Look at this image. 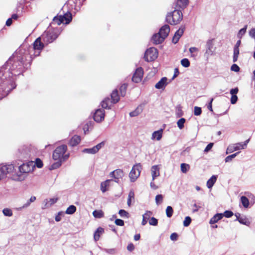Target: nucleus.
Wrapping results in <instances>:
<instances>
[{
	"label": "nucleus",
	"mask_w": 255,
	"mask_h": 255,
	"mask_svg": "<svg viewBox=\"0 0 255 255\" xmlns=\"http://www.w3.org/2000/svg\"><path fill=\"white\" fill-rule=\"evenodd\" d=\"M25 56L16 54L9 58L0 68V100L7 95L16 87L13 76L19 75L22 71Z\"/></svg>",
	"instance_id": "1"
},
{
	"label": "nucleus",
	"mask_w": 255,
	"mask_h": 255,
	"mask_svg": "<svg viewBox=\"0 0 255 255\" xmlns=\"http://www.w3.org/2000/svg\"><path fill=\"white\" fill-rule=\"evenodd\" d=\"M33 170L32 163H23L18 167L17 171L14 168L12 174L14 180L22 181L26 177L27 173Z\"/></svg>",
	"instance_id": "2"
},
{
	"label": "nucleus",
	"mask_w": 255,
	"mask_h": 255,
	"mask_svg": "<svg viewBox=\"0 0 255 255\" xmlns=\"http://www.w3.org/2000/svg\"><path fill=\"white\" fill-rule=\"evenodd\" d=\"M183 19V15L181 10L175 9L168 13L166 17L167 22L171 25H176Z\"/></svg>",
	"instance_id": "3"
},
{
	"label": "nucleus",
	"mask_w": 255,
	"mask_h": 255,
	"mask_svg": "<svg viewBox=\"0 0 255 255\" xmlns=\"http://www.w3.org/2000/svg\"><path fill=\"white\" fill-rule=\"evenodd\" d=\"M111 99L109 97L105 98L101 105L103 109H110L112 104H116L120 100V97L117 90H115L111 94Z\"/></svg>",
	"instance_id": "4"
},
{
	"label": "nucleus",
	"mask_w": 255,
	"mask_h": 255,
	"mask_svg": "<svg viewBox=\"0 0 255 255\" xmlns=\"http://www.w3.org/2000/svg\"><path fill=\"white\" fill-rule=\"evenodd\" d=\"M32 152L29 146L22 145L18 149L16 156L20 160H26L30 157Z\"/></svg>",
	"instance_id": "5"
},
{
	"label": "nucleus",
	"mask_w": 255,
	"mask_h": 255,
	"mask_svg": "<svg viewBox=\"0 0 255 255\" xmlns=\"http://www.w3.org/2000/svg\"><path fill=\"white\" fill-rule=\"evenodd\" d=\"M158 57V51L154 47H150L145 52L144 58L147 62L152 61Z\"/></svg>",
	"instance_id": "6"
},
{
	"label": "nucleus",
	"mask_w": 255,
	"mask_h": 255,
	"mask_svg": "<svg viewBox=\"0 0 255 255\" xmlns=\"http://www.w3.org/2000/svg\"><path fill=\"white\" fill-rule=\"evenodd\" d=\"M58 35L54 31L48 30L44 32L40 37L44 42L48 43L52 42Z\"/></svg>",
	"instance_id": "7"
},
{
	"label": "nucleus",
	"mask_w": 255,
	"mask_h": 255,
	"mask_svg": "<svg viewBox=\"0 0 255 255\" xmlns=\"http://www.w3.org/2000/svg\"><path fill=\"white\" fill-rule=\"evenodd\" d=\"M67 149V147L65 144L58 146L53 152V159L55 160L61 159L62 156L66 152Z\"/></svg>",
	"instance_id": "8"
},
{
	"label": "nucleus",
	"mask_w": 255,
	"mask_h": 255,
	"mask_svg": "<svg viewBox=\"0 0 255 255\" xmlns=\"http://www.w3.org/2000/svg\"><path fill=\"white\" fill-rule=\"evenodd\" d=\"M14 169L13 164H8L0 167V180L3 179L7 174H11Z\"/></svg>",
	"instance_id": "9"
},
{
	"label": "nucleus",
	"mask_w": 255,
	"mask_h": 255,
	"mask_svg": "<svg viewBox=\"0 0 255 255\" xmlns=\"http://www.w3.org/2000/svg\"><path fill=\"white\" fill-rule=\"evenodd\" d=\"M141 166L139 164L134 165L129 174L131 182H134L140 175Z\"/></svg>",
	"instance_id": "10"
},
{
	"label": "nucleus",
	"mask_w": 255,
	"mask_h": 255,
	"mask_svg": "<svg viewBox=\"0 0 255 255\" xmlns=\"http://www.w3.org/2000/svg\"><path fill=\"white\" fill-rule=\"evenodd\" d=\"M206 52L205 53V56L208 59L210 56L213 55L214 54L215 48L214 47L213 39H209L206 44Z\"/></svg>",
	"instance_id": "11"
},
{
	"label": "nucleus",
	"mask_w": 255,
	"mask_h": 255,
	"mask_svg": "<svg viewBox=\"0 0 255 255\" xmlns=\"http://www.w3.org/2000/svg\"><path fill=\"white\" fill-rule=\"evenodd\" d=\"M41 38H37L33 44V49L35 50L34 55L37 56L40 54L41 51L44 48V44L41 42Z\"/></svg>",
	"instance_id": "12"
},
{
	"label": "nucleus",
	"mask_w": 255,
	"mask_h": 255,
	"mask_svg": "<svg viewBox=\"0 0 255 255\" xmlns=\"http://www.w3.org/2000/svg\"><path fill=\"white\" fill-rule=\"evenodd\" d=\"M143 69L141 67L137 68L136 69V70L132 77V81L133 82H135L136 83H139V82L141 81V80L142 78V77H143Z\"/></svg>",
	"instance_id": "13"
},
{
	"label": "nucleus",
	"mask_w": 255,
	"mask_h": 255,
	"mask_svg": "<svg viewBox=\"0 0 255 255\" xmlns=\"http://www.w3.org/2000/svg\"><path fill=\"white\" fill-rule=\"evenodd\" d=\"M105 118V111L102 109H97L93 116V118L95 121L97 123H100L104 120Z\"/></svg>",
	"instance_id": "14"
},
{
	"label": "nucleus",
	"mask_w": 255,
	"mask_h": 255,
	"mask_svg": "<svg viewBox=\"0 0 255 255\" xmlns=\"http://www.w3.org/2000/svg\"><path fill=\"white\" fill-rule=\"evenodd\" d=\"M110 176L115 179V182L119 183V179L122 178V177L124 176V173L122 169H117L111 172L110 173Z\"/></svg>",
	"instance_id": "15"
},
{
	"label": "nucleus",
	"mask_w": 255,
	"mask_h": 255,
	"mask_svg": "<svg viewBox=\"0 0 255 255\" xmlns=\"http://www.w3.org/2000/svg\"><path fill=\"white\" fill-rule=\"evenodd\" d=\"M240 149H243L242 142H239L235 144L230 145L226 150V154L230 153L234 151L238 150Z\"/></svg>",
	"instance_id": "16"
},
{
	"label": "nucleus",
	"mask_w": 255,
	"mask_h": 255,
	"mask_svg": "<svg viewBox=\"0 0 255 255\" xmlns=\"http://www.w3.org/2000/svg\"><path fill=\"white\" fill-rule=\"evenodd\" d=\"M169 32H170L169 26L167 24H165L164 25H163V26H162L160 28L158 33L164 40L168 35Z\"/></svg>",
	"instance_id": "17"
},
{
	"label": "nucleus",
	"mask_w": 255,
	"mask_h": 255,
	"mask_svg": "<svg viewBox=\"0 0 255 255\" xmlns=\"http://www.w3.org/2000/svg\"><path fill=\"white\" fill-rule=\"evenodd\" d=\"M167 78L166 77L162 78L155 85V87L157 89H163L167 85Z\"/></svg>",
	"instance_id": "18"
},
{
	"label": "nucleus",
	"mask_w": 255,
	"mask_h": 255,
	"mask_svg": "<svg viewBox=\"0 0 255 255\" xmlns=\"http://www.w3.org/2000/svg\"><path fill=\"white\" fill-rule=\"evenodd\" d=\"M159 169L160 168L159 165H156L151 167V171L152 181H154L157 177H158L160 175Z\"/></svg>",
	"instance_id": "19"
},
{
	"label": "nucleus",
	"mask_w": 255,
	"mask_h": 255,
	"mask_svg": "<svg viewBox=\"0 0 255 255\" xmlns=\"http://www.w3.org/2000/svg\"><path fill=\"white\" fill-rule=\"evenodd\" d=\"M151 41L154 44H158L161 43L164 41V39L158 32L152 36Z\"/></svg>",
	"instance_id": "20"
},
{
	"label": "nucleus",
	"mask_w": 255,
	"mask_h": 255,
	"mask_svg": "<svg viewBox=\"0 0 255 255\" xmlns=\"http://www.w3.org/2000/svg\"><path fill=\"white\" fill-rule=\"evenodd\" d=\"M113 181L112 179H108L101 183V190L104 193L108 190V188L110 186V182Z\"/></svg>",
	"instance_id": "21"
},
{
	"label": "nucleus",
	"mask_w": 255,
	"mask_h": 255,
	"mask_svg": "<svg viewBox=\"0 0 255 255\" xmlns=\"http://www.w3.org/2000/svg\"><path fill=\"white\" fill-rule=\"evenodd\" d=\"M223 217V214L222 213H217L215 215L210 221V224H214L218 222V221L221 220Z\"/></svg>",
	"instance_id": "22"
},
{
	"label": "nucleus",
	"mask_w": 255,
	"mask_h": 255,
	"mask_svg": "<svg viewBox=\"0 0 255 255\" xmlns=\"http://www.w3.org/2000/svg\"><path fill=\"white\" fill-rule=\"evenodd\" d=\"M81 140V138L78 135H74L72 137L71 140L69 141V144L71 146H74L77 145L79 143Z\"/></svg>",
	"instance_id": "23"
},
{
	"label": "nucleus",
	"mask_w": 255,
	"mask_h": 255,
	"mask_svg": "<svg viewBox=\"0 0 255 255\" xmlns=\"http://www.w3.org/2000/svg\"><path fill=\"white\" fill-rule=\"evenodd\" d=\"M104 232V230L102 227H99L95 232L94 234V239L95 241H97L99 240L101 235H102Z\"/></svg>",
	"instance_id": "24"
},
{
	"label": "nucleus",
	"mask_w": 255,
	"mask_h": 255,
	"mask_svg": "<svg viewBox=\"0 0 255 255\" xmlns=\"http://www.w3.org/2000/svg\"><path fill=\"white\" fill-rule=\"evenodd\" d=\"M152 215L151 211H147L145 214L142 215V221L141 224L144 226L147 224V220L149 219L150 216Z\"/></svg>",
	"instance_id": "25"
},
{
	"label": "nucleus",
	"mask_w": 255,
	"mask_h": 255,
	"mask_svg": "<svg viewBox=\"0 0 255 255\" xmlns=\"http://www.w3.org/2000/svg\"><path fill=\"white\" fill-rule=\"evenodd\" d=\"M162 129L154 131L152 134V139H156V140H159L162 137Z\"/></svg>",
	"instance_id": "26"
},
{
	"label": "nucleus",
	"mask_w": 255,
	"mask_h": 255,
	"mask_svg": "<svg viewBox=\"0 0 255 255\" xmlns=\"http://www.w3.org/2000/svg\"><path fill=\"white\" fill-rule=\"evenodd\" d=\"M143 110V107L141 105L139 106L134 111L131 112L129 113V116L131 117H134L139 115Z\"/></svg>",
	"instance_id": "27"
},
{
	"label": "nucleus",
	"mask_w": 255,
	"mask_h": 255,
	"mask_svg": "<svg viewBox=\"0 0 255 255\" xmlns=\"http://www.w3.org/2000/svg\"><path fill=\"white\" fill-rule=\"evenodd\" d=\"M61 18L63 22L65 21L66 24H68L72 20V15L70 13H66L63 15H61Z\"/></svg>",
	"instance_id": "28"
},
{
	"label": "nucleus",
	"mask_w": 255,
	"mask_h": 255,
	"mask_svg": "<svg viewBox=\"0 0 255 255\" xmlns=\"http://www.w3.org/2000/svg\"><path fill=\"white\" fill-rule=\"evenodd\" d=\"M217 178V175H213L207 181V186L208 188H212L215 183L216 181Z\"/></svg>",
	"instance_id": "29"
},
{
	"label": "nucleus",
	"mask_w": 255,
	"mask_h": 255,
	"mask_svg": "<svg viewBox=\"0 0 255 255\" xmlns=\"http://www.w3.org/2000/svg\"><path fill=\"white\" fill-rule=\"evenodd\" d=\"M240 220H239V223L241 224L246 225L247 226H249L251 224V222L247 218V217L245 215H242Z\"/></svg>",
	"instance_id": "30"
},
{
	"label": "nucleus",
	"mask_w": 255,
	"mask_h": 255,
	"mask_svg": "<svg viewBox=\"0 0 255 255\" xmlns=\"http://www.w3.org/2000/svg\"><path fill=\"white\" fill-rule=\"evenodd\" d=\"M58 200V198H51L49 200H46L45 201V207L47 208L49 207H50L51 205H53L55 203L57 202Z\"/></svg>",
	"instance_id": "31"
},
{
	"label": "nucleus",
	"mask_w": 255,
	"mask_h": 255,
	"mask_svg": "<svg viewBox=\"0 0 255 255\" xmlns=\"http://www.w3.org/2000/svg\"><path fill=\"white\" fill-rule=\"evenodd\" d=\"M93 215L96 218H101L104 217V214L102 210H95L93 212Z\"/></svg>",
	"instance_id": "32"
},
{
	"label": "nucleus",
	"mask_w": 255,
	"mask_h": 255,
	"mask_svg": "<svg viewBox=\"0 0 255 255\" xmlns=\"http://www.w3.org/2000/svg\"><path fill=\"white\" fill-rule=\"evenodd\" d=\"M241 201L243 206L245 208H247L249 206V200L247 197L243 196L241 198Z\"/></svg>",
	"instance_id": "33"
},
{
	"label": "nucleus",
	"mask_w": 255,
	"mask_h": 255,
	"mask_svg": "<svg viewBox=\"0 0 255 255\" xmlns=\"http://www.w3.org/2000/svg\"><path fill=\"white\" fill-rule=\"evenodd\" d=\"M188 3V0H177L176 2L177 5L180 7H185Z\"/></svg>",
	"instance_id": "34"
},
{
	"label": "nucleus",
	"mask_w": 255,
	"mask_h": 255,
	"mask_svg": "<svg viewBox=\"0 0 255 255\" xmlns=\"http://www.w3.org/2000/svg\"><path fill=\"white\" fill-rule=\"evenodd\" d=\"M134 193L133 191H130L128 196V199L127 201L128 205L130 207L131 206V203L132 199L134 200Z\"/></svg>",
	"instance_id": "35"
},
{
	"label": "nucleus",
	"mask_w": 255,
	"mask_h": 255,
	"mask_svg": "<svg viewBox=\"0 0 255 255\" xmlns=\"http://www.w3.org/2000/svg\"><path fill=\"white\" fill-rule=\"evenodd\" d=\"M76 211V207L74 205H70L66 210L65 213L68 215L74 214Z\"/></svg>",
	"instance_id": "36"
},
{
	"label": "nucleus",
	"mask_w": 255,
	"mask_h": 255,
	"mask_svg": "<svg viewBox=\"0 0 255 255\" xmlns=\"http://www.w3.org/2000/svg\"><path fill=\"white\" fill-rule=\"evenodd\" d=\"M247 25H246L243 28L241 29L237 34V37L241 39L243 36L246 33L247 29Z\"/></svg>",
	"instance_id": "37"
},
{
	"label": "nucleus",
	"mask_w": 255,
	"mask_h": 255,
	"mask_svg": "<svg viewBox=\"0 0 255 255\" xmlns=\"http://www.w3.org/2000/svg\"><path fill=\"white\" fill-rule=\"evenodd\" d=\"M128 87L127 84H123L120 88V91L121 92V95L122 97H124L126 94V91Z\"/></svg>",
	"instance_id": "38"
},
{
	"label": "nucleus",
	"mask_w": 255,
	"mask_h": 255,
	"mask_svg": "<svg viewBox=\"0 0 255 255\" xmlns=\"http://www.w3.org/2000/svg\"><path fill=\"white\" fill-rule=\"evenodd\" d=\"M180 167L181 171L184 173H186L190 169V165L184 163H181Z\"/></svg>",
	"instance_id": "39"
},
{
	"label": "nucleus",
	"mask_w": 255,
	"mask_h": 255,
	"mask_svg": "<svg viewBox=\"0 0 255 255\" xmlns=\"http://www.w3.org/2000/svg\"><path fill=\"white\" fill-rule=\"evenodd\" d=\"M186 122V120L182 118L180 119L177 122V126L179 129H181L184 128V124Z\"/></svg>",
	"instance_id": "40"
},
{
	"label": "nucleus",
	"mask_w": 255,
	"mask_h": 255,
	"mask_svg": "<svg viewBox=\"0 0 255 255\" xmlns=\"http://www.w3.org/2000/svg\"><path fill=\"white\" fill-rule=\"evenodd\" d=\"M239 53V48H234V55L233 59L234 62H236L237 61Z\"/></svg>",
	"instance_id": "41"
},
{
	"label": "nucleus",
	"mask_w": 255,
	"mask_h": 255,
	"mask_svg": "<svg viewBox=\"0 0 255 255\" xmlns=\"http://www.w3.org/2000/svg\"><path fill=\"white\" fill-rule=\"evenodd\" d=\"M173 213V210L171 206H168L166 209V214L167 217L170 218L172 217Z\"/></svg>",
	"instance_id": "42"
},
{
	"label": "nucleus",
	"mask_w": 255,
	"mask_h": 255,
	"mask_svg": "<svg viewBox=\"0 0 255 255\" xmlns=\"http://www.w3.org/2000/svg\"><path fill=\"white\" fill-rule=\"evenodd\" d=\"M119 214L120 215V217L122 218L126 217L128 218L129 217V213L123 209H121L119 210Z\"/></svg>",
	"instance_id": "43"
},
{
	"label": "nucleus",
	"mask_w": 255,
	"mask_h": 255,
	"mask_svg": "<svg viewBox=\"0 0 255 255\" xmlns=\"http://www.w3.org/2000/svg\"><path fill=\"white\" fill-rule=\"evenodd\" d=\"M2 213L4 216L7 217H11L13 215L11 210L9 208L3 209L2 210Z\"/></svg>",
	"instance_id": "44"
},
{
	"label": "nucleus",
	"mask_w": 255,
	"mask_h": 255,
	"mask_svg": "<svg viewBox=\"0 0 255 255\" xmlns=\"http://www.w3.org/2000/svg\"><path fill=\"white\" fill-rule=\"evenodd\" d=\"M58 161L57 162H55L51 166L50 169H55L58 167H59L61 165L62 163V160H57Z\"/></svg>",
	"instance_id": "45"
},
{
	"label": "nucleus",
	"mask_w": 255,
	"mask_h": 255,
	"mask_svg": "<svg viewBox=\"0 0 255 255\" xmlns=\"http://www.w3.org/2000/svg\"><path fill=\"white\" fill-rule=\"evenodd\" d=\"M181 64L183 67L187 68L190 66V61L187 58H184L181 60Z\"/></svg>",
	"instance_id": "46"
},
{
	"label": "nucleus",
	"mask_w": 255,
	"mask_h": 255,
	"mask_svg": "<svg viewBox=\"0 0 255 255\" xmlns=\"http://www.w3.org/2000/svg\"><path fill=\"white\" fill-rule=\"evenodd\" d=\"M239 153V152H237L234 154L228 156L225 159V162H228L231 161L233 158H235Z\"/></svg>",
	"instance_id": "47"
},
{
	"label": "nucleus",
	"mask_w": 255,
	"mask_h": 255,
	"mask_svg": "<svg viewBox=\"0 0 255 255\" xmlns=\"http://www.w3.org/2000/svg\"><path fill=\"white\" fill-rule=\"evenodd\" d=\"M163 197L161 194H158L155 197L156 204L158 205L160 204L163 201Z\"/></svg>",
	"instance_id": "48"
},
{
	"label": "nucleus",
	"mask_w": 255,
	"mask_h": 255,
	"mask_svg": "<svg viewBox=\"0 0 255 255\" xmlns=\"http://www.w3.org/2000/svg\"><path fill=\"white\" fill-rule=\"evenodd\" d=\"M82 152L83 153H86L92 154L96 153L94 147H93L92 148H84L82 150Z\"/></svg>",
	"instance_id": "49"
},
{
	"label": "nucleus",
	"mask_w": 255,
	"mask_h": 255,
	"mask_svg": "<svg viewBox=\"0 0 255 255\" xmlns=\"http://www.w3.org/2000/svg\"><path fill=\"white\" fill-rule=\"evenodd\" d=\"M61 15L55 16L53 19V22L57 23V25H59L62 23H63Z\"/></svg>",
	"instance_id": "50"
},
{
	"label": "nucleus",
	"mask_w": 255,
	"mask_h": 255,
	"mask_svg": "<svg viewBox=\"0 0 255 255\" xmlns=\"http://www.w3.org/2000/svg\"><path fill=\"white\" fill-rule=\"evenodd\" d=\"M192 221L191 218L187 216L185 217V220L183 222V225L184 227H188L189 226V225L191 224Z\"/></svg>",
	"instance_id": "51"
},
{
	"label": "nucleus",
	"mask_w": 255,
	"mask_h": 255,
	"mask_svg": "<svg viewBox=\"0 0 255 255\" xmlns=\"http://www.w3.org/2000/svg\"><path fill=\"white\" fill-rule=\"evenodd\" d=\"M149 224L152 226H157L158 224V220L154 217H151L149 221Z\"/></svg>",
	"instance_id": "52"
},
{
	"label": "nucleus",
	"mask_w": 255,
	"mask_h": 255,
	"mask_svg": "<svg viewBox=\"0 0 255 255\" xmlns=\"http://www.w3.org/2000/svg\"><path fill=\"white\" fill-rule=\"evenodd\" d=\"M105 145L104 141H102L100 143L98 144L96 146H94V149L96 153Z\"/></svg>",
	"instance_id": "53"
},
{
	"label": "nucleus",
	"mask_w": 255,
	"mask_h": 255,
	"mask_svg": "<svg viewBox=\"0 0 255 255\" xmlns=\"http://www.w3.org/2000/svg\"><path fill=\"white\" fill-rule=\"evenodd\" d=\"M202 113V109L200 107H195L194 114L195 116H200Z\"/></svg>",
	"instance_id": "54"
},
{
	"label": "nucleus",
	"mask_w": 255,
	"mask_h": 255,
	"mask_svg": "<svg viewBox=\"0 0 255 255\" xmlns=\"http://www.w3.org/2000/svg\"><path fill=\"white\" fill-rule=\"evenodd\" d=\"M223 214V217L225 216L226 218H230L234 215L233 212H232L231 211H229V210H227V211H225Z\"/></svg>",
	"instance_id": "55"
},
{
	"label": "nucleus",
	"mask_w": 255,
	"mask_h": 255,
	"mask_svg": "<svg viewBox=\"0 0 255 255\" xmlns=\"http://www.w3.org/2000/svg\"><path fill=\"white\" fill-rule=\"evenodd\" d=\"M35 164L38 168H41L43 166L42 161L39 158L36 159Z\"/></svg>",
	"instance_id": "56"
},
{
	"label": "nucleus",
	"mask_w": 255,
	"mask_h": 255,
	"mask_svg": "<svg viewBox=\"0 0 255 255\" xmlns=\"http://www.w3.org/2000/svg\"><path fill=\"white\" fill-rule=\"evenodd\" d=\"M115 223L117 226H123L124 225V221L122 219H117Z\"/></svg>",
	"instance_id": "57"
},
{
	"label": "nucleus",
	"mask_w": 255,
	"mask_h": 255,
	"mask_svg": "<svg viewBox=\"0 0 255 255\" xmlns=\"http://www.w3.org/2000/svg\"><path fill=\"white\" fill-rule=\"evenodd\" d=\"M240 67L236 64H234L232 65L231 70L235 72H239L240 71Z\"/></svg>",
	"instance_id": "58"
},
{
	"label": "nucleus",
	"mask_w": 255,
	"mask_h": 255,
	"mask_svg": "<svg viewBox=\"0 0 255 255\" xmlns=\"http://www.w3.org/2000/svg\"><path fill=\"white\" fill-rule=\"evenodd\" d=\"M213 145H214V143H212V142H211V143H209L207 145V146L205 147V148L204 149V152H209L211 149L212 147L213 146Z\"/></svg>",
	"instance_id": "59"
},
{
	"label": "nucleus",
	"mask_w": 255,
	"mask_h": 255,
	"mask_svg": "<svg viewBox=\"0 0 255 255\" xmlns=\"http://www.w3.org/2000/svg\"><path fill=\"white\" fill-rule=\"evenodd\" d=\"M176 115L178 117H180L183 115V112L180 107H177Z\"/></svg>",
	"instance_id": "60"
},
{
	"label": "nucleus",
	"mask_w": 255,
	"mask_h": 255,
	"mask_svg": "<svg viewBox=\"0 0 255 255\" xmlns=\"http://www.w3.org/2000/svg\"><path fill=\"white\" fill-rule=\"evenodd\" d=\"M238 97L237 95H233L231 98V103L232 104H235L238 101Z\"/></svg>",
	"instance_id": "61"
},
{
	"label": "nucleus",
	"mask_w": 255,
	"mask_h": 255,
	"mask_svg": "<svg viewBox=\"0 0 255 255\" xmlns=\"http://www.w3.org/2000/svg\"><path fill=\"white\" fill-rule=\"evenodd\" d=\"M184 33V28H179L176 32H175V34L177 35V36H179V38L183 35Z\"/></svg>",
	"instance_id": "62"
},
{
	"label": "nucleus",
	"mask_w": 255,
	"mask_h": 255,
	"mask_svg": "<svg viewBox=\"0 0 255 255\" xmlns=\"http://www.w3.org/2000/svg\"><path fill=\"white\" fill-rule=\"evenodd\" d=\"M238 92H239V89L238 87H236L235 88L231 89L230 93L232 95V96H233V95H236V94L238 93Z\"/></svg>",
	"instance_id": "63"
},
{
	"label": "nucleus",
	"mask_w": 255,
	"mask_h": 255,
	"mask_svg": "<svg viewBox=\"0 0 255 255\" xmlns=\"http://www.w3.org/2000/svg\"><path fill=\"white\" fill-rule=\"evenodd\" d=\"M249 35L251 37L255 39V28H252L250 30Z\"/></svg>",
	"instance_id": "64"
}]
</instances>
